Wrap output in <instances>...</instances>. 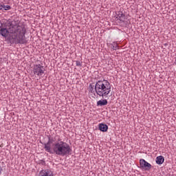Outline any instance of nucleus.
I'll return each mask as SVG.
<instances>
[{
    "label": "nucleus",
    "mask_w": 176,
    "mask_h": 176,
    "mask_svg": "<svg viewBox=\"0 0 176 176\" xmlns=\"http://www.w3.org/2000/svg\"><path fill=\"white\" fill-rule=\"evenodd\" d=\"M6 28H0V35L3 36V38H8L10 40H12L14 43H20L21 45H24L27 43V39L25 38V33L27 30L24 25H17L16 21H12L7 23Z\"/></svg>",
    "instance_id": "obj_1"
},
{
    "label": "nucleus",
    "mask_w": 176,
    "mask_h": 176,
    "mask_svg": "<svg viewBox=\"0 0 176 176\" xmlns=\"http://www.w3.org/2000/svg\"><path fill=\"white\" fill-rule=\"evenodd\" d=\"M45 150L49 153H55L58 156H66L71 153V147L64 142H56L52 145V148L50 143L47 142L45 145Z\"/></svg>",
    "instance_id": "obj_2"
},
{
    "label": "nucleus",
    "mask_w": 176,
    "mask_h": 176,
    "mask_svg": "<svg viewBox=\"0 0 176 176\" xmlns=\"http://www.w3.org/2000/svg\"><path fill=\"white\" fill-rule=\"evenodd\" d=\"M95 91L99 97L107 98L111 93V83L107 80H98L95 85Z\"/></svg>",
    "instance_id": "obj_3"
},
{
    "label": "nucleus",
    "mask_w": 176,
    "mask_h": 176,
    "mask_svg": "<svg viewBox=\"0 0 176 176\" xmlns=\"http://www.w3.org/2000/svg\"><path fill=\"white\" fill-rule=\"evenodd\" d=\"M45 66L42 64L34 65L32 72L35 76H38V78H42L45 75Z\"/></svg>",
    "instance_id": "obj_4"
},
{
    "label": "nucleus",
    "mask_w": 176,
    "mask_h": 176,
    "mask_svg": "<svg viewBox=\"0 0 176 176\" xmlns=\"http://www.w3.org/2000/svg\"><path fill=\"white\" fill-rule=\"evenodd\" d=\"M140 163L141 168H144V170H151V168H152V165H151V164L145 161V160L144 159L140 160Z\"/></svg>",
    "instance_id": "obj_5"
},
{
    "label": "nucleus",
    "mask_w": 176,
    "mask_h": 176,
    "mask_svg": "<svg viewBox=\"0 0 176 176\" xmlns=\"http://www.w3.org/2000/svg\"><path fill=\"white\" fill-rule=\"evenodd\" d=\"M38 176H54V174L50 169H43L40 171Z\"/></svg>",
    "instance_id": "obj_6"
},
{
    "label": "nucleus",
    "mask_w": 176,
    "mask_h": 176,
    "mask_svg": "<svg viewBox=\"0 0 176 176\" xmlns=\"http://www.w3.org/2000/svg\"><path fill=\"white\" fill-rule=\"evenodd\" d=\"M99 130H100V131H102L103 133L108 131V125L102 123L99 124Z\"/></svg>",
    "instance_id": "obj_7"
},
{
    "label": "nucleus",
    "mask_w": 176,
    "mask_h": 176,
    "mask_svg": "<svg viewBox=\"0 0 176 176\" xmlns=\"http://www.w3.org/2000/svg\"><path fill=\"white\" fill-rule=\"evenodd\" d=\"M118 20H120V21H122V23H124V20H126V15L123 14V12H120L117 15Z\"/></svg>",
    "instance_id": "obj_8"
},
{
    "label": "nucleus",
    "mask_w": 176,
    "mask_h": 176,
    "mask_svg": "<svg viewBox=\"0 0 176 176\" xmlns=\"http://www.w3.org/2000/svg\"><path fill=\"white\" fill-rule=\"evenodd\" d=\"M88 90L91 94V96H92V94H94V96H96L95 91H96V86L90 84L89 87H88Z\"/></svg>",
    "instance_id": "obj_9"
},
{
    "label": "nucleus",
    "mask_w": 176,
    "mask_h": 176,
    "mask_svg": "<svg viewBox=\"0 0 176 176\" xmlns=\"http://www.w3.org/2000/svg\"><path fill=\"white\" fill-rule=\"evenodd\" d=\"M108 104V100L106 99L100 100L97 102L98 107H104Z\"/></svg>",
    "instance_id": "obj_10"
},
{
    "label": "nucleus",
    "mask_w": 176,
    "mask_h": 176,
    "mask_svg": "<svg viewBox=\"0 0 176 176\" xmlns=\"http://www.w3.org/2000/svg\"><path fill=\"white\" fill-rule=\"evenodd\" d=\"M56 140H58V142H62L61 139L60 138V136L58 135H55L54 138H50L48 143L49 144H53V142H54V141H56Z\"/></svg>",
    "instance_id": "obj_11"
},
{
    "label": "nucleus",
    "mask_w": 176,
    "mask_h": 176,
    "mask_svg": "<svg viewBox=\"0 0 176 176\" xmlns=\"http://www.w3.org/2000/svg\"><path fill=\"white\" fill-rule=\"evenodd\" d=\"M156 163L157 164H163L164 163V157L162 155L157 157Z\"/></svg>",
    "instance_id": "obj_12"
},
{
    "label": "nucleus",
    "mask_w": 176,
    "mask_h": 176,
    "mask_svg": "<svg viewBox=\"0 0 176 176\" xmlns=\"http://www.w3.org/2000/svg\"><path fill=\"white\" fill-rule=\"evenodd\" d=\"M10 9H11L10 6L3 5V10H10Z\"/></svg>",
    "instance_id": "obj_13"
},
{
    "label": "nucleus",
    "mask_w": 176,
    "mask_h": 176,
    "mask_svg": "<svg viewBox=\"0 0 176 176\" xmlns=\"http://www.w3.org/2000/svg\"><path fill=\"white\" fill-rule=\"evenodd\" d=\"M112 49L113 50H118V49H119V47H118V44L114 43L112 45Z\"/></svg>",
    "instance_id": "obj_14"
},
{
    "label": "nucleus",
    "mask_w": 176,
    "mask_h": 176,
    "mask_svg": "<svg viewBox=\"0 0 176 176\" xmlns=\"http://www.w3.org/2000/svg\"><path fill=\"white\" fill-rule=\"evenodd\" d=\"M77 67H82V63L79 62V61H76V63Z\"/></svg>",
    "instance_id": "obj_15"
},
{
    "label": "nucleus",
    "mask_w": 176,
    "mask_h": 176,
    "mask_svg": "<svg viewBox=\"0 0 176 176\" xmlns=\"http://www.w3.org/2000/svg\"><path fill=\"white\" fill-rule=\"evenodd\" d=\"M0 10H3V5L0 4Z\"/></svg>",
    "instance_id": "obj_16"
},
{
    "label": "nucleus",
    "mask_w": 176,
    "mask_h": 176,
    "mask_svg": "<svg viewBox=\"0 0 176 176\" xmlns=\"http://www.w3.org/2000/svg\"><path fill=\"white\" fill-rule=\"evenodd\" d=\"M2 174V167L0 166V175Z\"/></svg>",
    "instance_id": "obj_17"
}]
</instances>
